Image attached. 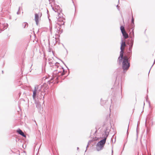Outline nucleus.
<instances>
[{
  "instance_id": "a878e982",
  "label": "nucleus",
  "mask_w": 155,
  "mask_h": 155,
  "mask_svg": "<svg viewBox=\"0 0 155 155\" xmlns=\"http://www.w3.org/2000/svg\"><path fill=\"white\" fill-rule=\"evenodd\" d=\"M49 21L50 22V21H51L50 19H49Z\"/></svg>"
},
{
  "instance_id": "f8f14e48",
  "label": "nucleus",
  "mask_w": 155,
  "mask_h": 155,
  "mask_svg": "<svg viewBox=\"0 0 155 155\" xmlns=\"http://www.w3.org/2000/svg\"><path fill=\"white\" fill-rule=\"evenodd\" d=\"M106 103V101L105 100H102V99H101V104L102 106H104L105 105Z\"/></svg>"
},
{
  "instance_id": "6e6552de",
  "label": "nucleus",
  "mask_w": 155,
  "mask_h": 155,
  "mask_svg": "<svg viewBox=\"0 0 155 155\" xmlns=\"http://www.w3.org/2000/svg\"><path fill=\"white\" fill-rule=\"evenodd\" d=\"M42 15L41 13L40 12L38 14L36 13L35 14V20L36 24L38 25V22L39 15L41 16Z\"/></svg>"
},
{
  "instance_id": "ddd939ff",
  "label": "nucleus",
  "mask_w": 155,
  "mask_h": 155,
  "mask_svg": "<svg viewBox=\"0 0 155 155\" xmlns=\"http://www.w3.org/2000/svg\"><path fill=\"white\" fill-rule=\"evenodd\" d=\"M62 13H58V17H57V18L58 19V21H61V20H60L59 18H60L61 19V16H62Z\"/></svg>"
},
{
  "instance_id": "f03ea898",
  "label": "nucleus",
  "mask_w": 155,
  "mask_h": 155,
  "mask_svg": "<svg viewBox=\"0 0 155 155\" xmlns=\"http://www.w3.org/2000/svg\"><path fill=\"white\" fill-rule=\"evenodd\" d=\"M129 57L127 55L123 56L122 59L118 58L119 62H121L122 61V68L124 71H127L130 67V61L129 60Z\"/></svg>"
},
{
  "instance_id": "4468645a",
  "label": "nucleus",
  "mask_w": 155,
  "mask_h": 155,
  "mask_svg": "<svg viewBox=\"0 0 155 155\" xmlns=\"http://www.w3.org/2000/svg\"><path fill=\"white\" fill-rule=\"evenodd\" d=\"M54 65L53 64V66H53L54 67L56 68H58L59 66V63H58L57 62H56V63H54Z\"/></svg>"
},
{
  "instance_id": "a211bd4d",
  "label": "nucleus",
  "mask_w": 155,
  "mask_h": 155,
  "mask_svg": "<svg viewBox=\"0 0 155 155\" xmlns=\"http://www.w3.org/2000/svg\"><path fill=\"white\" fill-rule=\"evenodd\" d=\"M89 142H88V144H87V147H86V150L85 151V152H86V150H87V148L88 147V145H89Z\"/></svg>"
},
{
  "instance_id": "9d476101",
  "label": "nucleus",
  "mask_w": 155,
  "mask_h": 155,
  "mask_svg": "<svg viewBox=\"0 0 155 155\" xmlns=\"http://www.w3.org/2000/svg\"><path fill=\"white\" fill-rule=\"evenodd\" d=\"M48 63L51 66H53L55 62H54V58L53 57L48 59Z\"/></svg>"
},
{
  "instance_id": "0eeeda50",
  "label": "nucleus",
  "mask_w": 155,
  "mask_h": 155,
  "mask_svg": "<svg viewBox=\"0 0 155 155\" xmlns=\"http://www.w3.org/2000/svg\"><path fill=\"white\" fill-rule=\"evenodd\" d=\"M120 29L124 38L125 39L127 38L128 37V35L125 31L124 27L123 26H121Z\"/></svg>"
},
{
  "instance_id": "20e7f679",
  "label": "nucleus",
  "mask_w": 155,
  "mask_h": 155,
  "mask_svg": "<svg viewBox=\"0 0 155 155\" xmlns=\"http://www.w3.org/2000/svg\"><path fill=\"white\" fill-rule=\"evenodd\" d=\"M106 137L99 141L96 144V149L97 151L103 149L106 141Z\"/></svg>"
},
{
  "instance_id": "b1692460",
  "label": "nucleus",
  "mask_w": 155,
  "mask_h": 155,
  "mask_svg": "<svg viewBox=\"0 0 155 155\" xmlns=\"http://www.w3.org/2000/svg\"><path fill=\"white\" fill-rule=\"evenodd\" d=\"M2 74L4 73V71H2Z\"/></svg>"
},
{
  "instance_id": "1a4fd4ad",
  "label": "nucleus",
  "mask_w": 155,
  "mask_h": 155,
  "mask_svg": "<svg viewBox=\"0 0 155 155\" xmlns=\"http://www.w3.org/2000/svg\"><path fill=\"white\" fill-rule=\"evenodd\" d=\"M35 104L36 105V107L38 110H41L42 108V107L39 102L38 101H35Z\"/></svg>"
},
{
  "instance_id": "39448f33",
  "label": "nucleus",
  "mask_w": 155,
  "mask_h": 155,
  "mask_svg": "<svg viewBox=\"0 0 155 155\" xmlns=\"http://www.w3.org/2000/svg\"><path fill=\"white\" fill-rule=\"evenodd\" d=\"M126 44L125 41H122L121 45L120 54L119 56V58H121L122 59L123 56H124V50L125 47H126Z\"/></svg>"
},
{
  "instance_id": "7ed1b4c3",
  "label": "nucleus",
  "mask_w": 155,
  "mask_h": 155,
  "mask_svg": "<svg viewBox=\"0 0 155 155\" xmlns=\"http://www.w3.org/2000/svg\"><path fill=\"white\" fill-rule=\"evenodd\" d=\"M63 70V72H61V71H59L58 72V74L57 75H55L56 73H55V71L54 73V74L52 75V77L50 79L49 81L50 83H52L53 82L51 81L53 79H55L56 80H57L59 78H61V77L65 74V73L66 72V71H65L64 68H61Z\"/></svg>"
},
{
  "instance_id": "412c9836",
  "label": "nucleus",
  "mask_w": 155,
  "mask_h": 155,
  "mask_svg": "<svg viewBox=\"0 0 155 155\" xmlns=\"http://www.w3.org/2000/svg\"><path fill=\"white\" fill-rule=\"evenodd\" d=\"M62 63L65 65V66H66V67L68 68L67 67L66 65L64 64V62L62 61Z\"/></svg>"
},
{
  "instance_id": "423d86ee",
  "label": "nucleus",
  "mask_w": 155,
  "mask_h": 155,
  "mask_svg": "<svg viewBox=\"0 0 155 155\" xmlns=\"http://www.w3.org/2000/svg\"><path fill=\"white\" fill-rule=\"evenodd\" d=\"M8 26L7 23H5L2 22L1 20H0V31H2L6 29Z\"/></svg>"
},
{
  "instance_id": "bb28decb",
  "label": "nucleus",
  "mask_w": 155,
  "mask_h": 155,
  "mask_svg": "<svg viewBox=\"0 0 155 155\" xmlns=\"http://www.w3.org/2000/svg\"><path fill=\"white\" fill-rule=\"evenodd\" d=\"M35 122H36V121H35Z\"/></svg>"
},
{
  "instance_id": "4be33fe9",
  "label": "nucleus",
  "mask_w": 155,
  "mask_h": 155,
  "mask_svg": "<svg viewBox=\"0 0 155 155\" xmlns=\"http://www.w3.org/2000/svg\"><path fill=\"white\" fill-rule=\"evenodd\" d=\"M134 19H133V18L132 19V22L133 23L134 22Z\"/></svg>"
},
{
  "instance_id": "6ab92c4d",
  "label": "nucleus",
  "mask_w": 155,
  "mask_h": 155,
  "mask_svg": "<svg viewBox=\"0 0 155 155\" xmlns=\"http://www.w3.org/2000/svg\"><path fill=\"white\" fill-rule=\"evenodd\" d=\"M64 22H63V23H62L61 24H58V25H64Z\"/></svg>"
},
{
  "instance_id": "9b49d317",
  "label": "nucleus",
  "mask_w": 155,
  "mask_h": 155,
  "mask_svg": "<svg viewBox=\"0 0 155 155\" xmlns=\"http://www.w3.org/2000/svg\"><path fill=\"white\" fill-rule=\"evenodd\" d=\"M17 132L20 135L22 136L23 137H25L26 136L25 134L20 129H18L17 130Z\"/></svg>"
},
{
  "instance_id": "aec40b11",
  "label": "nucleus",
  "mask_w": 155,
  "mask_h": 155,
  "mask_svg": "<svg viewBox=\"0 0 155 155\" xmlns=\"http://www.w3.org/2000/svg\"><path fill=\"white\" fill-rule=\"evenodd\" d=\"M105 134H107V129L106 130H105Z\"/></svg>"
},
{
  "instance_id": "393cba45",
  "label": "nucleus",
  "mask_w": 155,
  "mask_h": 155,
  "mask_svg": "<svg viewBox=\"0 0 155 155\" xmlns=\"http://www.w3.org/2000/svg\"><path fill=\"white\" fill-rule=\"evenodd\" d=\"M79 149V147H77V150H78Z\"/></svg>"
},
{
  "instance_id": "dca6fc26",
  "label": "nucleus",
  "mask_w": 155,
  "mask_h": 155,
  "mask_svg": "<svg viewBox=\"0 0 155 155\" xmlns=\"http://www.w3.org/2000/svg\"><path fill=\"white\" fill-rule=\"evenodd\" d=\"M48 51L49 52H51V51L53 55H54L53 51L51 50V48L50 46H49Z\"/></svg>"
},
{
  "instance_id": "f257e3e1",
  "label": "nucleus",
  "mask_w": 155,
  "mask_h": 155,
  "mask_svg": "<svg viewBox=\"0 0 155 155\" xmlns=\"http://www.w3.org/2000/svg\"><path fill=\"white\" fill-rule=\"evenodd\" d=\"M43 87V85L40 86L38 85H36L35 86L34 89L32 91L33 93L32 97L34 100L35 99L38 93L39 94V92H41L40 94L41 98H42V100H44L45 95V89H42Z\"/></svg>"
},
{
  "instance_id": "5701e85b",
  "label": "nucleus",
  "mask_w": 155,
  "mask_h": 155,
  "mask_svg": "<svg viewBox=\"0 0 155 155\" xmlns=\"http://www.w3.org/2000/svg\"><path fill=\"white\" fill-rule=\"evenodd\" d=\"M52 9H53V10H54V11L55 12H56V10H54L53 8H52Z\"/></svg>"
},
{
  "instance_id": "2eb2a0df",
  "label": "nucleus",
  "mask_w": 155,
  "mask_h": 155,
  "mask_svg": "<svg viewBox=\"0 0 155 155\" xmlns=\"http://www.w3.org/2000/svg\"><path fill=\"white\" fill-rule=\"evenodd\" d=\"M22 26L24 27V28H25L26 27H27L28 26V24L26 22H24L22 24Z\"/></svg>"
},
{
  "instance_id": "f3484780",
  "label": "nucleus",
  "mask_w": 155,
  "mask_h": 155,
  "mask_svg": "<svg viewBox=\"0 0 155 155\" xmlns=\"http://www.w3.org/2000/svg\"><path fill=\"white\" fill-rule=\"evenodd\" d=\"M20 7H19L18 11V12L17 13V14L18 15H19V14H20V12H19V10H20Z\"/></svg>"
}]
</instances>
